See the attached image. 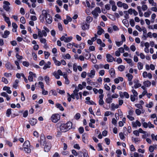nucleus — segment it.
<instances>
[{"label": "nucleus", "instance_id": "1", "mask_svg": "<svg viewBox=\"0 0 157 157\" xmlns=\"http://www.w3.org/2000/svg\"><path fill=\"white\" fill-rule=\"evenodd\" d=\"M72 125V123L70 121L68 122L66 124H62L59 127L60 131L62 132H65L71 128Z\"/></svg>", "mask_w": 157, "mask_h": 157}, {"label": "nucleus", "instance_id": "2", "mask_svg": "<svg viewBox=\"0 0 157 157\" xmlns=\"http://www.w3.org/2000/svg\"><path fill=\"white\" fill-rule=\"evenodd\" d=\"M43 15L44 16V18L47 23L48 24H51L52 21V19L51 16L48 13L46 10H43L42 11Z\"/></svg>", "mask_w": 157, "mask_h": 157}, {"label": "nucleus", "instance_id": "3", "mask_svg": "<svg viewBox=\"0 0 157 157\" xmlns=\"http://www.w3.org/2000/svg\"><path fill=\"white\" fill-rule=\"evenodd\" d=\"M101 12V9L99 7H96L94 10L91 12L92 14L94 15L95 18L98 16V13H100Z\"/></svg>", "mask_w": 157, "mask_h": 157}, {"label": "nucleus", "instance_id": "4", "mask_svg": "<svg viewBox=\"0 0 157 157\" xmlns=\"http://www.w3.org/2000/svg\"><path fill=\"white\" fill-rule=\"evenodd\" d=\"M52 121L54 122H57L60 119V116L58 114H55L52 115L51 117Z\"/></svg>", "mask_w": 157, "mask_h": 157}, {"label": "nucleus", "instance_id": "5", "mask_svg": "<svg viewBox=\"0 0 157 157\" xmlns=\"http://www.w3.org/2000/svg\"><path fill=\"white\" fill-rule=\"evenodd\" d=\"M3 3L4 4L3 6L4 9L7 11H9L10 8L9 6L10 5V3L6 1H4Z\"/></svg>", "mask_w": 157, "mask_h": 157}, {"label": "nucleus", "instance_id": "6", "mask_svg": "<svg viewBox=\"0 0 157 157\" xmlns=\"http://www.w3.org/2000/svg\"><path fill=\"white\" fill-rule=\"evenodd\" d=\"M72 37L70 36L68 37H66L64 36H62L60 38L61 41H63L66 43H68L71 41L72 40Z\"/></svg>", "mask_w": 157, "mask_h": 157}, {"label": "nucleus", "instance_id": "7", "mask_svg": "<svg viewBox=\"0 0 157 157\" xmlns=\"http://www.w3.org/2000/svg\"><path fill=\"white\" fill-rule=\"evenodd\" d=\"M132 125L133 127L136 128L137 126L140 127L141 124L138 120H137L135 121H132Z\"/></svg>", "mask_w": 157, "mask_h": 157}, {"label": "nucleus", "instance_id": "8", "mask_svg": "<svg viewBox=\"0 0 157 157\" xmlns=\"http://www.w3.org/2000/svg\"><path fill=\"white\" fill-rule=\"evenodd\" d=\"M5 67L8 70H11L13 69V67L11 64V63L9 62H7L5 64Z\"/></svg>", "mask_w": 157, "mask_h": 157}, {"label": "nucleus", "instance_id": "9", "mask_svg": "<svg viewBox=\"0 0 157 157\" xmlns=\"http://www.w3.org/2000/svg\"><path fill=\"white\" fill-rule=\"evenodd\" d=\"M106 57L107 58V61L108 62H113L114 58L109 54H106Z\"/></svg>", "mask_w": 157, "mask_h": 157}, {"label": "nucleus", "instance_id": "10", "mask_svg": "<svg viewBox=\"0 0 157 157\" xmlns=\"http://www.w3.org/2000/svg\"><path fill=\"white\" fill-rule=\"evenodd\" d=\"M109 72L111 77L113 78H114L115 75L114 69L113 68H111L109 70Z\"/></svg>", "mask_w": 157, "mask_h": 157}, {"label": "nucleus", "instance_id": "11", "mask_svg": "<svg viewBox=\"0 0 157 157\" xmlns=\"http://www.w3.org/2000/svg\"><path fill=\"white\" fill-rule=\"evenodd\" d=\"M81 28L83 30L88 29L89 28V25L87 23H83L82 25Z\"/></svg>", "mask_w": 157, "mask_h": 157}, {"label": "nucleus", "instance_id": "12", "mask_svg": "<svg viewBox=\"0 0 157 157\" xmlns=\"http://www.w3.org/2000/svg\"><path fill=\"white\" fill-rule=\"evenodd\" d=\"M23 148L30 147V145L29 142L27 140L23 144Z\"/></svg>", "mask_w": 157, "mask_h": 157}, {"label": "nucleus", "instance_id": "13", "mask_svg": "<svg viewBox=\"0 0 157 157\" xmlns=\"http://www.w3.org/2000/svg\"><path fill=\"white\" fill-rule=\"evenodd\" d=\"M46 143L45 139L44 136H41L40 137V145L44 146Z\"/></svg>", "mask_w": 157, "mask_h": 157}, {"label": "nucleus", "instance_id": "14", "mask_svg": "<svg viewBox=\"0 0 157 157\" xmlns=\"http://www.w3.org/2000/svg\"><path fill=\"white\" fill-rule=\"evenodd\" d=\"M95 75V71L94 70H91L90 73L87 74L88 77H90L91 78H93Z\"/></svg>", "mask_w": 157, "mask_h": 157}, {"label": "nucleus", "instance_id": "15", "mask_svg": "<svg viewBox=\"0 0 157 157\" xmlns=\"http://www.w3.org/2000/svg\"><path fill=\"white\" fill-rule=\"evenodd\" d=\"M19 82L18 80L16 79L13 84V87L15 89H17L18 86V83Z\"/></svg>", "mask_w": 157, "mask_h": 157}, {"label": "nucleus", "instance_id": "16", "mask_svg": "<svg viewBox=\"0 0 157 157\" xmlns=\"http://www.w3.org/2000/svg\"><path fill=\"white\" fill-rule=\"evenodd\" d=\"M1 15L3 16L4 18L5 21L6 23H8V22L10 21L9 18L6 16L5 13H2Z\"/></svg>", "mask_w": 157, "mask_h": 157}, {"label": "nucleus", "instance_id": "17", "mask_svg": "<svg viewBox=\"0 0 157 157\" xmlns=\"http://www.w3.org/2000/svg\"><path fill=\"white\" fill-rule=\"evenodd\" d=\"M143 84L144 86L145 87H148L151 86V83L150 81L148 80H147L144 81L143 82Z\"/></svg>", "mask_w": 157, "mask_h": 157}, {"label": "nucleus", "instance_id": "18", "mask_svg": "<svg viewBox=\"0 0 157 157\" xmlns=\"http://www.w3.org/2000/svg\"><path fill=\"white\" fill-rule=\"evenodd\" d=\"M37 120L35 118H32L30 121V124L31 125H35L37 123Z\"/></svg>", "mask_w": 157, "mask_h": 157}, {"label": "nucleus", "instance_id": "19", "mask_svg": "<svg viewBox=\"0 0 157 157\" xmlns=\"http://www.w3.org/2000/svg\"><path fill=\"white\" fill-rule=\"evenodd\" d=\"M51 63L50 62L48 61L47 64H46L44 65V66L43 67V69L44 70H46L47 68H50V65Z\"/></svg>", "mask_w": 157, "mask_h": 157}, {"label": "nucleus", "instance_id": "20", "mask_svg": "<svg viewBox=\"0 0 157 157\" xmlns=\"http://www.w3.org/2000/svg\"><path fill=\"white\" fill-rule=\"evenodd\" d=\"M10 33V32L9 31L6 30L4 33V34H3L2 36L3 38H6L9 35Z\"/></svg>", "mask_w": 157, "mask_h": 157}, {"label": "nucleus", "instance_id": "21", "mask_svg": "<svg viewBox=\"0 0 157 157\" xmlns=\"http://www.w3.org/2000/svg\"><path fill=\"white\" fill-rule=\"evenodd\" d=\"M51 148V146L49 145L46 144L44 147V151L45 152H48Z\"/></svg>", "mask_w": 157, "mask_h": 157}, {"label": "nucleus", "instance_id": "22", "mask_svg": "<svg viewBox=\"0 0 157 157\" xmlns=\"http://www.w3.org/2000/svg\"><path fill=\"white\" fill-rule=\"evenodd\" d=\"M113 98L111 97H109L107 98L105 100V102L108 104H110L112 102Z\"/></svg>", "mask_w": 157, "mask_h": 157}, {"label": "nucleus", "instance_id": "23", "mask_svg": "<svg viewBox=\"0 0 157 157\" xmlns=\"http://www.w3.org/2000/svg\"><path fill=\"white\" fill-rule=\"evenodd\" d=\"M99 30L97 32V34L98 35H101L102 33H104V30L101 28V27H100Z\"/></svg>", "mask_w": 157, "mask_h": 157}, {"label": "nucleus", "instance_id": "24", "mask_svg": "<svg viewBox=\"0 0 157 157\" xmlns=\"http://www.w3.org/2000/svg\"><path fill=\"white\" fill-rule=\"evenodd\" d=\"M56 106L58 108H59L60 110L63 111L64 110V108L62 107L61 104L57 103L56 104Z\"/></svg>", "mask_w": 157, "mask_h": 157}, {"label": "nucleus", "instance_id": "25", "mask_svg": "<svg viewBox=\"0 0 157 157\" xmlns=\"http://www.w3.org/2000/svg\"><path fill=\"white\" fill-rule=\"evenodd\" d=\"M126 76L128 78V81H132L133 78V76L129 73H128L126 75Z\"/></svg>", "mask_w": 157, "mask_h": 157}, {"label": "nucleus", "instance_id": "26", "mask_svg": "<svg viewBox=\"0 0 157 157\" xmlns=\"http://www.w3.org/2000/svg\"><path fill=\"white\" fill-rule=\"evenodd\" d=\"M137 67L139 69L141 70L142 69L143 67V65L142 63L140 62H138L137 63Z\"/></svg>", "mask_w": 157, "mask_h": 157}, {"label": "nucleus", "instance_id": "27", "mask_svg": "<svg viewBox=\"0 0 157 157\" xmlns=\"http://www.w3.org/2000/svg\"><path fill=\"white\" fill-rule=\"evenodd\" d=\"M44 79L46 82V83L48 85L50 80L49 77L48 76H46L44 77Z\"/></svg>", "mask_w": 157, "mask_h": 157}, {"label": "nucleus", "instance_id": "28", "mask_svg": "<svg viewBox=\"0 0 157 157\" xmlns=\"http://www.w3.org/2000/svg\"><path fill=\"white\" fill-rule=\"evenodd\" d=\"M44 16L43 15V13L42 12V14H41L40 15L39 19L41 22H43L44 21Z\"/></svg>", "mask_w": 157, "mask_h": 157}, {"label": "nucleus", "instance_id": "29", "mask_svg": "<svg viewBox=\"0 0 157 157\" xmlns=\"http://www.w3.org/2000/svg\"><path fill=\"white\" fill-rule=\"evenodd\" d=\"M24 151L27 153H30L31 152V149L30 147L24 148Z\"/></svg>", "mask_w": 157, "mask_h": 157}, {"label": "nucleus", "instance_id": "30", "mask_svg": "<svg viewBox=\"0 0 157 157\" xmlns=\"http://www.w3.org/2000/svg\"><path fill=\"white\" fill-rule=\"evenodd\" d=\"M81 117L80 114L79 113H77L74 116V118L76 120L79 119Z\"/></svg>", "mask_w": 157, "mask_h": 157}, {"label": "nucleus", "instance_id": "31", "mask_svg": "<svg viewBox=\"0 0 157 157\" xmlns=\"http://www.w3.org/2000/svg\"><path fill=\"white\" fill-rule=\"evenodd\" d=\"M51 93L52 95H54V96H56L57 95V93L56 91L55 90H52L50 91V94Z\"/></svg>", "mask_w": 157, "mask_h": 157}, {"label": "nucleus", "instance_id": "32", "mask_svg": "<svg viewBox=\"0 0 157 157\" xmlns=\"http://www.w3.org/2000/svg\"><path fill=\"white\" fill-rule=\"evenodd\" d=\"M125 68V67L123 65H120L118 67L119 71H123Z\"/></svg>", "mask_w": 157, "mask_h": 157}, {"label": "nucleus", "instance_id": "33", "mask_svg": "<svg viewBox=\"0 0 157 157\" xmlns=\"http://www.w3.org/2000/svg\"><path fill=\"white\" fill-rule=\"evenodd\" d=\"M130 24L132 27H134L135 26V22L133 19H131L129 21Z\"/></svg>", "mask_w": 157, "mask_h": 157}, {"label": "nucleus", "instance_id": "34", "mask_svg": "<svg viewBox=\"0 0 157 157\" xmlns=\"http://www.w3.org/2000/svg\"><path fill=\"white\" fill-rule=\"evenodd\" d=\"M147 6L146 5H144L142 6L141 8L143 11H145L147 9Z\"/></svg>", "mask_w": 157, "mask_h": 157}, {"label": "nucleus", "instance_id": "35", "mask_svg": "<svg viewBox=\"0 0 157 157\" xmlns=\"http://www.w3.org/2000/svg\"><path fill=\"white\" fill-rule=\"evenodd\" d=\"M46 40L44 38H41L40 39V41L42 43H44V45H47V43H46Z\"/></svg>", "mask_w": 157, "mask_h": 157}, {"label": "nucleus", "instance_id": "36", "mask_svg": "<svg viewBox=\"0 0 157 157\" xmlns=\"http://www.w3.org/2000/svg\"><path fill=\"white\" fill-rule=\"evenodd\" d=\"M153 105V103L152 102H150L148 104H147L146 105V106L147 107L151 108L152 107Z\"/></svg>", "mask_w": 157, "mask_h": 157}, {"label": "nucleus", "instance_id": "37", "mask_svg": "<svg viewBox=\"0 0 157 157\" xmlns=\"http://www.w3.org/2000/svg\"><path fill=\"white\" fill-rule=\"evenodd\" d=\"M124 3H122L121 1H118L117 3V5L119 7H122Z\"/></svg>", "mask_w": 157, "mask_h": 157}, {"label": "nucleus", "instance_id": "38", "mask_svg": "<svg viewBox=\"0 0 157 157\" xmlns=\"http://www.w3.org/2000/svg\"><path fill=\"white\" fill-rule=\"evenodd\" d=\"M2 81L6 84H7L8 83L7 79L4 77H2Z\"/></svg>", "mask_w": 157, "mask_h": 157}, {"label": "nucleus", "instance_id": "39", "mask_svg": "<svg viewBox=\"0 0 157 157\" xmlns=\"http://www.w3.org/2000/svg\"><path fill=\"white\" fill-rule=\"evenodd\" d=\"M11 113V109H8L6 111V114L7 117H9Z\"/></svg>", "mask_w": 157, "mask_h": 157}, {"label": "nucleus", "instance_id": "40", "mask_svg": "<svg viewBox=\"0 0 157 157\" xmlns=\"http://www.w3.org/2000/svg\"><path fill=\"white\" fill-rule=\"evenodd\" d=\"M85 103L88 105H95V103L92 101H86Z\"/></svg>", "mask_w": 157, "mask_h": 157}, {"label": "nucleus", "instance_id": "41", "mask_svg": "<svg viewBox=\"0 0 157 157\" xmlns=\"http://www.w3.org/2000/svg\"><path fill=\"white\" fill-rule=\"evenodd\" d=\"M20 21L23 24H24L25 23V20L24 17H21Z\"/></svg>", "mask_w": 157, "mask_h": 157}, {"label": "nucleus", "instance_id": "42", "mask_svg": "<svg viewBox=\"0 0 157 157\" xmlns=\"http://www.w3.org/2000/svg\"><path fill=\"white\" fill-rule=\"evenodd\" d=\"M28 0H22V2L23 3H25L29 7H31V5L30 3L28 2Z\"/></svg>", "mask_w": 157, "mask_h": 157}, {"label": "nucleus", "instance_id": "43", "mask_svg": "<svg viewBox=\"0 0 157 157\" xmlns=\"http://www.w3.org/2000/svg\"><path fill=\"white\" fill-rule=\"evenodd\" d=\"M79 132L81 133H82L84 132V129L83 127H81L78 128Z\"/></svg>", "mask_w": 157, "mask_h": 157}, {"label": "nucleus", "instance_id": "44", "mask_svg": "<svg viewBox=\"0 0 157 157\" xmlns=\"http://www.w3.org/2000/svg\"><path fill=\"white\" fill-rule=\"evenodd\" d=\"M53 74V75H54L55 77V78L56 79H59V78L60 76L56 72H54Z\"/></svg>", "mask_w": 157, "mask_h": 157}, {"label": "nucleus", "instance_id": "45", "mask_svg": "<svg viewBox=\"0 0 157 157\" xmlns=\"http://www.w3.org/2000/svg\"><path fill=\"white\" fill-rule=\"evenodd\" d=\"M44 53L45 59H48V56L50 55L49 53L48 52H44Z\"/></svg>", "mask_w": 157, "mask_h": 157}, {"label": "nucleus", "instance_id": "46", "mask_svg": "<svg viewBox=\"0 0 157 157\" xmlns=\"http://www.w3.org/2000/svg\"><path fill=\"white\" fill-rule=\"evenodd\" d=\"M133 133L136 136H139L140 135L138 131L137 130L134 131H133Z\"/></svg>", "mask_w": 157, "mask_h": 157}, {"label": "nucleus", "instance_id": "47", "mask_svg": "<svg viewBox=\"0 0 157 157\" xmlns=\"http://www.w3.org/2000/svg\"><path fill=\"white\" fill-rule=\"evenodd\" d=\"M148 127L149 128H154V125L152 124L150 122H149L147 123Z\"/></svg>", "mask_w": 157, "mask_h": 157}, {"label": "nucleus", "instance_id": "48", "mask_svg": "<svg viewBox=\"0 0 157 157\" xmlns=\"http://www.w3.org/2000/svg\"><path fill=\"white\" fill-rule=\"evenodd\" d=\"M92 20V18L90 16H88L86 17V21L87 22H90Z\"/></svg>", "mask_w": 157, "mask_h": 157}, {"label": "nucleus", "instance_id": "49", "mask_svg": "<svg viewBox=\"0 0 157 157\" xmlns=\"http://www.w3.org/2000/svg\"><path fill=\"white\" fill-rule=\"evenodd\" d=\"M141 84L139 83H136L135 84L134 86V87L135 88H137L140 87L141 86Z\"/></svg>", "mask_w": 157, "mask_h": 157}, {"label": "nucleus", "instance_id": "50", "mask_svg": "<svg viewBox=\"0 0 157 157\" xmlns=\"http://www.w3.org/2000/svg\"><path fill=\"white\" fill-rule=\"evenodd\" d=\"M16 56L18 59H21L23 58L22 56L19 55L18 53L16 54Z\"/></svg>", "mask_w": 157, "mask_h": 157}, {"label": "nucleus", "instance_id": "51", "mask_svg": "<svg viewBox=\"0 0 157 157\" xmlns=\"http://www.w3.org/2000/svg\"><path fill=\"white\" fill-rule=\"evenodd\" d=\"M85 46V44L84 43H82L80 44V45H79V47L81 49H83L84 48Z\"/></svg>", "mask_w": 157, "mask_h": 157}, {"label": "nucleus", "instance_id": "52", "mask_svg": "<svg viewBox=\"0 0 157 157\" xmlns=\"http://www.w3.org/2000/svg\"><path fill=\"white\" fill-rule=\"evenodd\" d=\"M135 112L137 115H140L141 113V111L139 109H136V110Z\"/></svg>", "mask_w": 157, "mask_h": 157}, {"label": "nucleus", "instance_id": "53", "mask_svg": "<svg viewBox=\"0 0 157 157\" xmlns=\"http://www.w3.org/2000/svg\"><path fill=\"white\" fill-rule=\"evenodd\" d=\"M23 64L24 66L28 67L29 65V63L27 61H23Z\"/></svg>", "mask_w": 157, "mask_h": 157}, {"label": "nucleus", "instance_id": "54", "mask_svg": "<svg viewBox=\"0 0 157 157\" xmlns=\"http://www.w3.org/2000/svg\"><path fill=\"white\" fill-rule=\"evenodd\" d=\"M130 149L131 151H136L135 148L133 145H131L130 146Z\"/></svg>", "mask_w": 157, "mask_h": 157}, {"label": "nucleus", "instance_id": "55", "mask_svg": "<svg viewBox=\"0 0 157 157\" xmlns=\"http://www.w3.org/2000/svg\"><path fill=\"white\" fill-rule=\"evenodd\" d=\"M142 124H143V126L145 128H147L148 127L147 123L146 122H142Z\"/></svg>", "mask_w": 157, "mask_h": 157}, {"label": "nucleus", "instance_id": "56", "mask_svg": "<svg viewBox=\"0 0 157 157\" xmlns=\"http://www.w3.org/2000/svg\"><path fill=\"white\" fill-rule=\"evenodd\" d=\"M132 92L133 94V95L137 97L138 95V93L134 89H132Z\"/></svg>", "mask_w": 157, "mask_h": 157}, {"label": "nucleus", "instance_id": "57", "mask_svg": "<svg viewBox=\"0 0 157 157\" xmlns=\"http://www.w3.org/2000/svg\"><path fill=\"white\" fill-rule=\"evenodd\" d=\"M15 63L17 66V68L18 69H21V67L19 66V64L18 61H15Z\"/></svg>", "mask_w": 157, "mask_h": 157}, {"label": "nucleus", "instance_id": "58", "mask_svg": "<svg viewBox=\"0 0 157 157\" xmlns=\"http://www.w3.org/2000/svg\"><path fill=\"white\" fill-rule=\"evenodd\" d=\"M21 100L22 101H24L25 100V96L24 94V93L23 92H21Z\"/></svg>", "mask_w": 157, "mask_h": 157}, {"label": "nucleus", "instance_id": "59", "mask_svg": "<svg viewBox=\"0 0 157 157\" xmlns=\"http://www.w3.org/2000/svg\"><path fill=\"white\" fill-rule=\"evenodd\" d=\"M105 141L107 145H108L110 144V140L109 138H105Z\"/></svg>", "mask_w": 157, "mask_h": 157}, {"label": "nucleus", "instance_id": "60", "mask_svg": "<svg viewBox=\"0 0 157 157\" xmlns=\"http://www.w3.org/2000/svg\"><path fill=\"white\" fill-rule=\"evenodd\" d=\"M38 36L39 37H42L43 35L42 34V32H41L40 30L39 29H38Z\"/></svg>", "mask_w": 157, "mask_h": 157}, {"label": "nucleus", "instance_id": "61", "mask_svg": "<svg viewBox=\"0 0 157 157\" xmlns=\"http://www.w3.org/2000/svg\"><path fill=\"white\" fill-rule=\"evenodd\" d=\"M127 117L130 121H132L134 120V118L130 115H128Z\"/></svg>", "mask_w": 157, "mask_h": 157}, {"label": "nucleus", "instance_id": "62", "mask_svg": "<svg viewBox=\"0 0 157 157\" xmlns=\"http://www.w3.org/2000/svg\"><path fill=\"white\" fill-rule=\"evenodd\" d=\"M119 135L120 138L121 139L123 140L124 138V136L122 132L120 133L119 134Z\"/></svg>", "mask_w": 157, "mask_h": 157}, {"label": "nucleus", "instance_id": "63", "mask_svg": "<svg viewBox=\"0 0 157 157\" xmlns=\"http://www.w3.org/2000/svg\"><path fill=\"white\" fill-rule=\"evenodd\" d=\"M31 19L32 20V21H35L37 20V18L35 16H32L31 17Z\"/></svg>", "mask_w": 157, "mask_h": 157}, {"label": "nucleus", "instance_id": "64", "mask_svg": "<svg viewBox=\"0 0 157 157\" xmlns=\"http://www.w3.org/2000/svg\"><path fill=\"white\" fill-rule=\"evenodd\" d=\"M86 73L85 71L83 72L81 74V77L83 78H85L86 76Z\"/></svg>", "mask_w": 157, "mask_h": 157}]
</instances>
